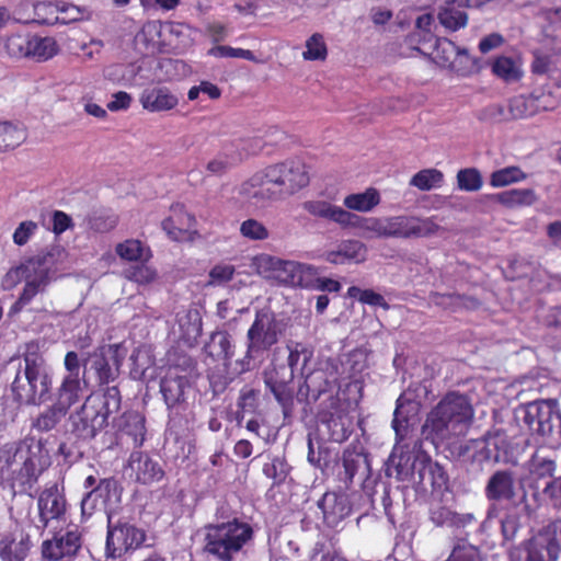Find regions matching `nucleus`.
<instances>
[{"label":"nucleus","mask_w":561,"mask_h":561,"mask_svg":"<svg viewBox=\"0 0 561 561\" xmlns=\"http://www.w3.org/2000/svg\"><path fill=\"white\" fill-rule=\"evenodd\" d=\"M50 456L42 439L27 435L0 447V469L8 474L14 493L33 496L42 474L50 467Z\"/></svg>","instance_id":"f257e3e1"},{"label":"nucleus","mask_w":561,"mask_h":561,"mask_svg":"<svg viewBox=\"0 0 561 561\" xmlns=\"http://www.w3.org/2000/svg\"><path fill=\"white\" fill-rule=\"evenodd\" d=\"M310 183L307 165L297 159L275 163L254 173L243 185L244 192L257 201H278L291 196Z\"/></svg>","instance_id":"f03ea898"},{"label":"nucleus","mask_w":561,"mask_h":561,"mask_svg":"<svg viewBox=\"0 0 561 561\" xmlns=\"http://www.w3.org/2000/svg\"><path fill=\"white\" fill-rule=\"evenodd\" d=\"M305 387L308 403H314L324 397L320 403L318 419L325 425L329 439L336 443L347 440L353 432V419L348 413L350 402L340 398L339 390H335L334 383L328 379L324 371L307 376Z\"/></svg>","instance_id":"7ed1b4c3"},{"label":"nucleus","mask_w":561,"mask_h":561,"mask_svg":"<svg viewBox=\"0 0 561 561\" xmlns=\"http://www.w3.org/2000/svg\"><path fill=\"white\" fill-rule=\"evenodd\" d=\"M51 378L45 368V358L35 341L25 344L22 360L11 383L15 402L39 405L50 398Z\"/></svg>","instance_id":"20e7f679"},{"label":"nucleus","mask_w":561,"mask_h":561,"mask_svg":"<svg viewBox=\"0 0 561 561\" xmlns=\"http://www.w3.org/2000/svg\"><path fill=\"white\" fill-rule=\"evenodd\" d=\"M121 404L122 397L116 386L107 387L103 393H91L72 419V434L82 440L95 438Z\"/></svg>","instance_id":"39448f33"},{"label":"nucleus","mask_w":561,"mask_h":561,"mask_svg":"<svg viewBox=\"0 0 561 561\" xmlns=\"http://www.w3.org/2000/svg\"><path fill=\"white\" fill-rule=\"evenodd\" d=\"M204 530L203 550L216 561H233L254 535L252 526L238 518L207 524Z\"/></svg>","instance_id":"423d86ee"},{"label":"nucleus","mask_w":561,"mask_h":561,"mask_svg":"<svg viewBox=\"0 0 561 561\" xmlns=\"http://www.w3.org/2000/svg\"><path fill=\"white\" fill-rule=\"evenodd\" d=\"M283 335L280 321L270 308L255 311V317L247 332L244 359L249 362L262 356L275 346Z\"/></svg>","instance_id":"0eeeda50"},{"label":"nucleus","mask_w":561,"mask_h":561,"mask_svg":"<svg viewBox=\"0 0 561 561\" xmlns=\"http://www.w3.org/2000/svg\"><path fill=\"white\" fill-rule=\"evenodd\" d=\"M146 531L126 519H118L113 523L111 517L107 522L105 553L107 558H122L144 546Z\"/></svg>","instance_id":"6e6552de"},{"label":"nucleus","mask_w":561,"mask_h":561,"mask_svg":"<svg viewBox=\"0 0 561 561\" xmlns=\"http://www.w3.org/2000/svg\"><path fill=\"white\" fill-rule=\"evenodd\" d=\"M84 543L83 534L78 526L53 531L50 538L41 543L42 561H76Z\"/></svg>","instance_id":"1a4fd4ad"},{"label":"nucleus","mask_w":561,"mask_h":561,"mask_svg":"<svg viewBox=\"0 0 561 561\" xmlns=\"http://www.w3.org/2000/svg\"><path fill=\"white\" fill-rule=\"evenodd\" d=\"M36 507L37 524H35V527L42 533L48 528L51 522L65 520L68 503L64 488H59L57 482L46 483L38 493Z\"/></svg>","instance_id":"9d476101"},{"label":"nucleus","mask_w":561,"mask_h":561,"mask_svg":"<svg viewBox=\"0 0 561 561\" xmlns=\"http://www.w3.org/2000/svg\"><path fill=\"white\" fill-rule=\"evenodd\" d=\"M526 561H557L561 551V519L549 523L525 542Z\"/></svg>","instance_id":"9b49d317"},{"label":"nucleus","mask_w":561,"mask_h":561,"mask_svg":"<svg viewBox=\"0 0 561 561\" xmlns=\"http://www.w3.org/2000/svg\"><path fill=\"white\" fill-rule=\"evenodd\" d=\"M191 381L186 375L181 374L179 367H171L160 380V393L167 405L169 415H178L186 411L187 392Z\"/></svg>","instance_id":"f8f14e48"},{"label":"nucleus","mask_w":561,"mask_h":561,"mask_svg":"<svg viewBox=\"0 0 561 561\" xmlns=\"http://www.w3.org/2000/svg\"><path fill=\"white\" fill-rule=\"evenodd\" d=\"M437 407L451 424L456 436H465L473 421V408L468 396L450 391L437 403Z\"/></svg>","instance_id":"ddd939ff"},{"label":"nucleus","mask_w":561,"mask_h":561,"mask_svg":"<svg viewBox=\"0 0 561 561\" xmlns=\"http://www.w3.org/2000/svg\"><path fill=\"white\" fill-rule=\"evenodd\" d=\"M387 239H420L435 234L439 226L432 218L410 215L386 217Z\"/></svg>","instance_id":"4468645a"},{"label":"nucleus","mask_w":561,"mask_h":561,"mask_svg":"<svg viewBox=\"0 0 561 561\" xmlns=\"http://www.w3.org/2000/svg\"><path fill=\"white\" fill-rule=\"evenodd\" d=\"M294 378L293 368L285 364H273L264 371V382L282 405L285 415L291 411L294 405L291 386Z\"/></svg>","instance_id":"2eb2a0df"},{"label":"nucleus","mask_w":561,"mask_h":561,"mask_svg":"<svg viewBox=\"0 0 561 561\" xmlns=\"http://www.w3.org/2000/svg\"><path fill=\"white\" fill-rule=\"evenodd\" d=\"M558 403L553 399L530 402L525 408L524 423L533 434L541 437H550L554 428L556 408Z\"/></svg>","instance_id":"dca6fc26"},{"label":"nucleus","mask_w":561,"mask_h":561,"mask_svg":"<svg viewBox=\"0 0 561 561\" xmlns=\"http://www.w3.org/2000/svg\"><path fill=\"white\" fill-rule=\"evenodd\" d=\"M195 216L186 210L184 204L175 203L170 207V215L161 222V227L167 236L176 242L194 241L198 236L195 226Z\"/></svg>","instance_id":"f3484780"},{"label":"nucleus","mask_w":561,"mask_h":561,"mask_svg":"<svg viewBox=\"0 0 561 561\" xmlns=\"http://www.w3.org/2000/svg\"><path fill=\"white\" fill-rule=\"evenodd\" d=\"M559 104L558 99L550 91L534 90L528 95H518L510 101L511 116L523 118L534 116L540 112L552 111Z\"/></svg>","instance_id":"a211bd4d"},{"label":"nucleus","mask_w":561,"mask_h":561,"mask_svg":"<svg viewBox=\"0 0 561 561\" xmlns=\"http://www.w3.org/2000/svg\"><path fill=\"white\" fill-rule=\"evenodd\" d=\"M35 13L38 22L42 24H70L79 21H89L92 18V11L87 7L71 3H65L59 7L41 2L35 5Z\"/></svg>","instance_id":"6ab92c4d"},{"label":"nucleus","mask_w":561,"mask_h":561,"mask_svg":"<svg viewBox=\"0 0 561 561\" xmlns=\"http://www.w3.org/2000/svg\"><path fill=\"white\" fill-rule=\"evenodd\" d=\"M55 267L56 259L54 252L51 250H42L37 254L24 260L16 267V273L24 280L35 282L47 287Z\"/></svg>","instance_id":"aec40b11"},{"label":"nucleus","mask_w":561,"mask_h":561,"mask_svg":"<svg viewBox=\"0 0 561 561\" xmlns=\"http://www.w3.org/2000/svg\"><path fill=\"white\" fill-rule=\"evenodd\" d=\"M260 266L270 271L268 277L277 280L279 284L296 286L302 280L301 264L297 262L265 255L260 259Z\"/></svg>","instance_id":"412c9836"},{"label":"nucleus","mask_w":561,"mask_h":561,"mask_svg":"<svg viewBox=\"0 0 561 561\" xmlns=\"http://www.w3.org/2000/svg\"><path fill=\"white\" fill-rule=\"evenodd\" d=\"M484 495L490 502H511L515 497V479L511 470H496L489 478Z\"/></svg>","instance_id":"4be33fe9"},{"label":"nucleus","mask_w":561,"mask_h":561,"mask_svg":"<svg viewBox=\"0 0 561 561\" xmlns=\"http://www.w3.org/2000/svg\"><path fill=\"white\" fill-rule=\"evenodd\" d=\"M323 522L328 527H336L351 513V506L345 495L325 492L318 501Z\"/></svg>","instance_id":"5701e85b"},{"label":"nucleus","mask_w":561,"mask_h":561,"mask_svg":"<svg viewBox=\"0 0 561 561\" xmlns=\"http://www.w3.org/2000/svg\"><path fill=\"white\" fill-rule=\"evenodd\" d=\"M113 426L118 433L129 436L134 447H141L146 439V417L136 410H128L113 420Z\"/></svg>","instance_id":"b1692460"},{"label":"nucleus","mask_w":561,"mask_h":561,"mask_svg":"<svg viewBox=\"0 0 561 561\" xmlns=\"http://www.w3.org/2000/svg\"><path fill=\"white\" fill-rule=\"evenodd\" d=\"M31 547V537L24 530L8 533L0 539V559L1 561H24Z\"/></svg>","instance_id":"393cba45"},{"label":"nucleus","mask_w":561,"mask_h":561,"mask_svg":"<svg viewBox=\"0 0 561 561\" xmlns=\"http://www.w3.org/2000/svg\"><path fill=\"white\" fill-rule=\"evenodd\" d=\"M128 462L135 471L136 481L141 484H151L164 477L161 465L142 451H133Z\"/></svg>","instance_id":"a878e982"},{"label":"nucleus","mask_w":561,"mask_h":561,"mask_svg":"<svg viewBox=\"0 0 561 561\" xmlns=\"http://www.w3.org/2000/svg\"><path fill=\"white\" fill-rule=\"evenodd\" d=\"M470 7V0H445L439 8L437 19L442 26L449 32H457L468 24V14L465 11Z\"/></svg>","instance_id":"bb28decb"},{"label":"nucleus","mask_w":561,"mask_h":561,"mask_svg":"<svg viewBox=\"0 0 561 561\" xmlns=\"http://www.w3.org/2000/svg\"><path fill=\"white\" fill-rule=\"evenodd\" d=\"M423 434L426 439H431L435 445L446 444L456 436L451 431V424L437 405L427 414L423 425Z\"/></svg>","instance_id":"cd10ccee"},{"label":"nucleus","mask_w":561,"mask_h":561,"mask_svg":"<svg viewBox=\"0 0 561 561\" xmlns=\"http://www.w3.org/2000/svg\"><path fill=\"white\" fill-rule=\"evenodd\" d=\"M367 247L359 240H344L334 251L324 254L327 262L334 265L346 263H362L366 260Z\"/></svg>","instance_id":"c85d7f7f"},{"label":"nucleus","mask_w":561,"mask_h":561,"mask_svg":"<svg viewBox=\"0 0 561 561\" xmlns=\"http://www.w3.org/2000/svg\"><path fill=\"white\" fill-rule=\"evenodd\" d=\"M430 56L440 68H448L457 72L460 71L456 65L457 59L469 58L466 50L460 49L446 37L435 38V46Z\"/></svg>","instance_id":"c756f323"},{"label":"nucleus","mask_w":561,"mask_h":561,"mask_svg":"<svg viewBox=\"0 0 561 561\" xmlns=\"http://www.w3.org/2000/svg\"><path fill=\"white\" fill-rule=\"evenodd\" d=\"M241 160L238 146L233 141H226L219 152L207 162L205 169L209 175L222 176Z\"/></svg>","instance_id":"7c9ffc66"},{"label":"nucleus","mask_w":561,"mask_h":561,"mask_svg":"<svg viewBox=\"0 0 561 561\" xmlns=\"http://www.w3.org/2000/svg\"><path fill=\"white\" fill-rule=\"evenodd\" d=\"M430 519L437 527H448L451 529L466 528L476 520L472 513H457L446 506L431 510Z\"/></svg>","instance_id":"2f4dec72"},{"label":"nucleus","mask_w":561,"mask_h":561,"mask_svg":"<svg viewBox=\"0 0 561 561\" xmlns=\"http://www.w3.org/2000/svg\"><path fill=\"white\" fill-rule=\"evenodd\" d=\"M140 103L149 112H163L174 108L179 100L165 88H153L141 93Z\"/></svg>","instance_id":"473e14b6"},{"label":"nucleus","mask_w":561,"mask_h":561,"mask_svg":"<svg viewBox=\"0 0 561 561\" xmlns=\"http://www.w3.org/2000/svg\"><path fill=\"white\" fill-rule=\"evenodd\" d=\"M27 138V130L20 122L0 121V153L14 150Z\"/></svg>","instance_id":"72a5a7b5"},{"label":"nucleus","mask_w":561,"mask_h":561,"mask_svg":"<svg viewBox=\"0 0 561 561\" xmlns=\"http://www.w3.org/2000/svg\"><path fill=\"white\" fill-rule=\"evenodd\" d=\"M59 53V46L54 37L31 34L27 59L44 62Z\"/></svg>","instance_id":"f704fd0d"},{"label":"nucleus","mask_w":561,"mask_h":561,"mask_svg":"<svg viewBox=\"0 0 561 561\" xmlns=\"http://www.w3.org/2000/svg\"><path fill=\"white\" fill-rule=\"evenodd\" d=\"M81 393V378L64 377L57 389L54 403L68 412L72 405L79 402Z\"/></svg>","instance_id":"c9c22d12"},{"label":"nucleus","mask_w":561,"mask_h":561,"mask_svg":"<svg viewBox=\"0 0 561 561\" xmlns=\"http://www.w3.org/2000/svg\"><path fill=\"white\" fill-rule=\"evenodd\" d=\"M112 360L113 365H111L110 360L103 354L98 355L93 360L92 368L94 369L98 382L101 386L108 385L118 376L123 358L118 355L117 346L113 350Z\"/></svg>","instance_id":"e433bc0d"},{"label":"nucleus","mask_w":561,"mask_h":561,"mask_svg":"<svg viewBox=\"0 0 561 561\" xmlns=\"http://www.w3.org/2000/svg\"><path fill=\"white\" fill-rule=\"evenodd\" d=\"M492 198L506 208L531 206L536 199L533 188H513L494 194Z\"/></svg>","instance_id":"4c0bfd02"},{"label":"nucleus","mask_w":561,"mask_h":561,"mask_svg":"<svg viewBox=\"0 0 561 561\" xmlns=\"http://www.w3.org/2000/svg\"><path fill=\"white\" fill-rule=\"evenodd\" d=\"M304 210L310 216L319 219H325L340 225L344 208L333 205L323 199H310L301 204Z\"/></svg>","instance_id":"58836bf2"},{"label":"nucleus","mask_w":561,"mask_h":561,"mask_svg":"<svg viewBox=\"0 0 561 561\" xmlns=\"http://www.w3.org/2000/svg\"><path fill=\"white\" fill-rule=\"evenodd\" d=\"M381 197L375 187H369L363 193H354L345 196L343 204L347 209L368 213L380 204Z\"/></svg>","instance_id":"ea45409f"},{"label":"nucleus","mask_w":561,"mask_h":561,"mask_svg":"<svg viewBox=\"0 0 561 561\" xmlns=\"http://www.w3.org/2000/svg\"><path fill=\"white\" fill-rule=\"evenodd\" d=\"M342 461L344 467L343 481L346 484L353 482L354 477L360 468L365 467L367 471L369 470V461L367 455L363 450H357L355 447L346 448L343 451Z\"/></svg>","instance_id":"a19ab883"},{"label":"nucleus","mask_w":561,"mask_h":561,"mask_svg":"<svg viewBox=\"0 0 561 561\" xmlns=\"http://www.w3.org/2000/svg\"><path fill=\"white\" fill-rule=\"evenodd\" d=\"M119 222V217L106 209L94 210L85 217L87 228L94 233H108Z\"/></svg>","instance_id":"79ce46f5"},{"label":"nucleus","mask_w":561,"mask_h":561,"mask_svg":"<svg viewBox=\"0 0 561 561\" xmlns=\"http://www.w3.org/2000/svg\"><path fill=\"white\" fill-rule=\"evenodd\" d=\"M492 73L505 82H515L522 78V70L515 60L507 56H499L491 62Z\"/></svg>","instance_id":"37998d69"},{"label":"nucleus","mask_w":561,"mask_h":561,"mask_svg":"<svg viewBox=\"0 0 561 561\" xmlns=\"http://www.w3.org/2000/svg\"><path fill=\"white\" fill-rule=\"evenodd\" d=\"M444 561H484V556L478 546L472 545L467 539L459 538Z\"/></svg>","instance_id":"c03bdc74"},{"label":"nucleus","mask_w":561,"mask_h":561,"mask_svg":"<svg viewBox=\"0 0 561 561\" xmlns=\"http://www.w3.org/2000/svg\"><path fill=\"white\" fill-rule=\"evenodd\" d=\"M527 174L517 165H510L493 171L489 183L492 187H504L526 180Z\"/></svg>","instance_id":"a18cd8bd"},{"label":"nucleus","mask_w":561,"mask_h":561,"mask_svg":"<svg viewBox=\"0 0 561 561\" xmlns=\"http://www.w3.org/2000/svg\"><path fill=\"white\" fill-rule=\"evenodd\" d=\"M67 413L56 403H53L33 421L32 427L42 433L49 432L61 422Z\"/></svg>","instance_id":"49530a36"},{"label":"nucleus","mask_w":561,"mask_h":561,"mask_svg":"<svg viewBox=\"0 0 561 561\" xmlns=\"http://www.w3.org/2000/svg\"><path fill=\"white\" fill-rule=\"evenodd\" d=\"M211 357H221L230 359L233 356V346L230 335L225 331L214 332L210 336V343L206 346Z\"/></svg>","instance_id":"de8ad7c7"},{"label":"nucleus","mask_w":561,"mask_h":561,"mask_svg":"<svg viewBox=\"0 0 561 561\" xmlns=\"http://www.w3.org/2000/svg\"><path fill=\"white\" fill-rule=\"evenodd\" d=\"M422 463L423 467L420 470L421 479H424L425 474L427 473L431 484L434 489H440L447 485L449 479L443 466L436 461H433L430 457L425 458Z\"/></svg>","instance_id":"09e8293b"},{"label":"nucleus","mask_w":561,"mask_h":561,"mask_svg":"<svg viewBox=\"0 0 561 561\" xmlns=\"http://www.w3.org/2000/svg\"><path fill=\"white\" fill-rule=\"evenodd\" d=\"M118 482L114 477L101 479L99 481V484L94 486L92 490L87 492V494L83 496L81 502L82 512L84 513L88 508L93 510L94 505L91 503L93 496H105L106 499L110 497V494L112 492H115L117 490Z\"/></svg>","instance_id":"8fccbe9b"},{"label":"nucleus","mask_w":561,"mask_h":561,"mask_svg":"<svg viewBox=\"0 0 561 561\" xmlns=\"http://www.w3.org/2000/svg\"><path fill=\"white\" fill-rule=\"evenodd\" d=\"M443 180L444 175L439 170L424 169L412 176L410 184L421 191H430L434 187H439Z\"/></svg>","instance_id":"3c124183"},{"label":"nucleus","mask_w":561,"mask_h":561,"mask_svg":"<svg viewBox=\"0 0 561 561\" xmlns=\"http://www.w3.org/2000/svg\"><path fill=\"white\" fill-rule=\"evenodd\" d=\"M30 36L31 33H16L9 35L4 42V49L7 54L12 58H27Z\"/></svg>","instance_id":"603ef678"},{"label":"nucleus","mask_w":561,"mask_h":561,"mask_svg":"<svg viewBox=\"0 0 561 561\" xmlns=\"http://www.w3.org/2000/svg\"><path fill=\"white\" fill-rule=\"evenodd\" d=\"M347 296L350 298L357 299L359 302L364 305L381 307L385 310H388L390 308L389 304L386 301L383 296L374 291L373 289H360L357 286H351L347 289Z\"/></svg>","instance_id":"864d4df0"},{"label":"nucleus","mask_w":561,"mask_h":561,"mask_svg":"<svg viewBox=\"0 0 561 561\" xmlns=\"http://www.w3.org/2000/svg\"><path fill=\"white\" fill-rule=\"evenodd\" d=\"M483 185L480 171L476 168L461 169L457 173V186L465 192H477Z\"/></svg>","instance_id":"5fc2aeb1"},{"label":"nucleus","mask_w":561,"mask_h":561,"mask_svg":"<svg viewBox=\"0 0 561 561\" xmlns=\"http://www.w3.org/2000/svg\"><path fill=\"white\" fill-rule=\"evenodd\" d=\"M556 469V460L551 457L542 456L539 451H536L529 460V471L537 478L552 477Z\"/></svg>","instance_id":"6e6d98bb"},{"label":"nucleus","mask_w":561,"mask_h":561,"mask_svg":"<svg viewBox=\"0 0 561 561\" xmlns=\"http://www.w3.org/2000/svg\"><path fill=\"white\" fill-rule=\"evenodd\" d=\"M328 56V47L324 37L320 33L312 34L306 41V50L302 53L305 60H325Z\"/></svg>","instance_id":"4d7b16f0"},{"label":"nucleus","mask_w":561,"mask_h":561,"mask_svg":"<svg viewBox=\"0 0 561 561\" xmlns=\"http://www.w3.org/2000/svg\"><path fill=\"white\" fill-rule=\"evenodd\" d=\"M289 469L284 458L274 457L271 462L264 463L263 473L266 478L273 480L274 485H279L286 480Z\"/></svg>","instance_id":"13d9d810"},{"label":"nucleus","mask_w":561,"mask_h":561,"mask_svg":"<svg viewBox=\"0 0 561 561\" xmlns=\"http://www.w3.org/2000/svg\"><path fill=\"white\" fill-rule=\"evenodd\" d=\"M115 251L122 260L128 262L140 261L144 255L142 242L137 239H127L124 242L117 243Z\"/></svg>","instance_id":"bf43d9fd"},{"label":"nucleus","mask_w":561,"mask_h":561,"mask_svg":"<svg viewBox=\"0 0 561 561\" xmlns=\"http://www.w3.org/2000/svg\"><path fill=\"white\" fill-rule=\"evenodd\" d=\"M458 437L459 436H454L446 443L448 450L454 458L471 462L476 439L463 440L458 439Z\"/></svg>","instance_id":"052dcab7"},{"label":"nucleus","mask_w":561,"mask_h":561,"mask_svg":"<svg viewBox=\"0 0 561 561\" xmlns=\"http://www.w3.org/2000/svg\"><path fill=\"white\" fill-rule=\"evenodd\" d=\"M240 233L243 238L253 241L266 240L270 237L268 229L253 218L247 219L241 224Z\"/></svg>","instance_id":"680f3d73"},{"label":"nucleus","mask_w":561,"mask_h":561,"mask_svg":"<svg viewBox=\"0 0 561 561\" xmlns=\"http://www.w3.org/2000/svg\"><path fill=\"white\" fill-rule=\"evenodd\" d=\"M125 276L131 282L148 285L156 280L157 272L147 265H135L125 271Z\"/></svg>","instance_id":"e2e57ef3"},{"label":"nucleus","mask_w":561,"mask_h":561,"mask_svg":"<svg viewBox=\"0 0 561 561\" xmlns=\"http://www.w3.org/2000/svg\"><path fill=\"white\" fill-rule=\"evenodd\" d=\"M432 23H433L432 14L425 13V14L420 15L415 21V26L419 30V33L412 34L407 37V41L409 42V44H411V45L414 44L416 36L419 37V41H417L419 43L425 42V41H431L434 37V35L431 33Z\"/></svg>","instance_id":"0e129e2a"},{"label":"nucleus","mask_w":561,"mask_h":561,"mask_svg":"<svg viewBox=\"0 0 561 561\" xmlns=\"http://www.w3.org/2000/svg\"><path fill=\"white\" fill-rule=\"evenodd\" d=\"M369 224V217H362L353 214L346 209L343 210L340 226L342 228H355L362 232L363 237H366Z\"/></svg>","instance_id":"69168bd1"},{"label":"nucleus","mask_w":561,"mask_h":561,"mask_svg":"<svg viewBox=\"0 0 561 561\" xmlns=\"http://www.w3.org/2000/svg\"><path fill=\"white\" fill-rule=\"evenodd\" d=\"M37 229L38 226L35 221H22L13 232V242L19 247L25 245L30 241V239L35 234Z\"/></svg>","instance_id":"338daca9"},{"label":"nucleus","mask_w":561,"mask_h":561,"mask_svg":"<svg viewBox=\"0 0 561 561\" xmlns=\"http://www.w3.org/2000/svg\"><path fill=\"white\" fill-rule=\"evenodd\" d=\"M543 492L554 507L561 508V477L551 480Z\"/></svg>","instance_id":"774afa93"}]
</instances>
